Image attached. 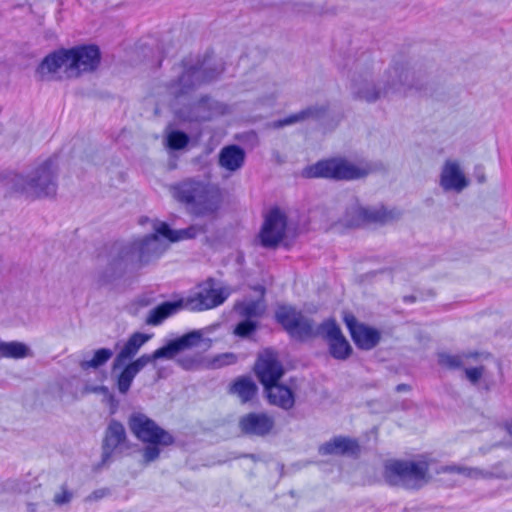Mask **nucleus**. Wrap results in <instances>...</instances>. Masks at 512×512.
Masks as SVG:
<instances>
[{
  "label": "nucleus",
  "instance_id": "11",
  "mask_svg": "<svg viewBox=\"0 0 512 512\" xmlns=\"http://www.w3.org/2000/svg\"><path fill=\"white\" fill-rule=\"evenodd\" d=\"M228 111L226 104L204 96L189 107L176 111V116L186 122H204Z\"/></svg>",
  "mask_w": 512,
  "mask_h": 512
},
{
  "label": "nucleus",
  "instance_id": "38",
  "mask_svg": "<svg viewBox=\"0 0 512 512\" xmlns=\"http://www.w3.org/2000/svg\"><path fill=\"white\" fill-rule=\"evenodd\" d=\"M257 329V322L245 319L237 324V326L234 329V334L245 338L250 336L252 333H254Z\"/></svg>",
  "mask_w": 512,
  "mask_h": 512
},
{
  "label": "nucleus",
  "instance_id": "30",
  "mask_svg": "<svg viewBox=\"0 0 512 512\" xmlns=\"http://www.w3.org/2000/svg\"><path fill=\"white\" fill-rule=\"evenodd\" d=\"M30 355L29 347L18 341L3 342L0 340V356L21 359Z\"/></svg>",
  "mask_w": 512,
  "mask_h": 512
},
{
  "label": "nucleus",
  "instance_id": "26",
  "mask_svg": "<svg viewBox=\"0 0 512 512\" xmlns=\"http://www.w3.org/2000/svg\"><path fill=\"white\" fill-rule=\"evenodd\" d=\"M245 161V151L237 145L225 146L219 154V164L228 171L240 169Z\"/></svg>",
  "mask_w": 512,
  "mask_h": 512
},
{
  "label": "nucleus",
  "instance_id": "25",
  "mask_svg": "<svg viewBox=\"0 0 512 512\" xmlns=\"http://www.w3.org/2000/svg\"><path fill=\"white\" fill-rule=\"evenodd\" d=\"M267 398L270 404L278 406L283 410H290L295 404L294 393L287 386L277 383L265 387Z\"/></svg>",
  "mask_w": 512,
  "mask_h": 512
},
{
  "label": "nucleus",
  "instance_id": "36",
  "mask_svg": "<svg viewBox=\"0 0 512 512\" xmlns=\"http://www.w3.org/2000/svg\"><path fill=\"white\" fill-rule=\"evenodd\" d=\"M201 337L202 334L200 331H192L173 340V342L177 348V351L181 352L183 350L197 346L201 341Z\"/></svg>",
  "mask_w": 512,
  "mask_h": 512
},
{
  "label": "nucleus",
  "instance_id": "22",
  "mask_svg": "<svg viewBox=\"0 0 512 512\" xmlns=\"http://www.w3.org/2000/svg\"><path fill=\"white\" fill-rule=\"evenodd\" d=\"M150 338L151 335L148 334L140 332L133 333L115 357L112 369L116 370L123 366L126 361L132 359Z\"/></svg>",
  "mask_w": 512,
  "mask_h": 512
},
{
  "label": "nucleus",
  "instance_id": "1",
  "mask_svg": "<svg viewBox=\"0 0 512 512\" xmlns=\"http://www.w3.org/2000/svg\"><path fill=\"white\" fill-rule=\"evenodd\" d=\"M155 233L137 238L129 242L115 243L109 253V261L99 281L107 284L121 277L129 268H139L147 264L153 257L163 252L159 236L170 242L195 238L205 233L204 225H191L185 229L173 230L167 223L156 221L153 225Z\"/></svg>",
  "mask_w": 512,
  "mask_h": 512
},
{
  "label": "nucleus",
  "instance_id": "27",
  "mask_svg": "<svg viewBox=\"0 0 512 512\" xmlns=\"http://www.w3.org/2000/svg\"><path fill=\"white\" fill-rule=\"evenodd\" d=\"M181 309H184L181 299L164 302L149 311L145 322L148 325H160L166 318L176 314Z\"/></svg>",
  "mask_w": 512,
  "mask_h": 512
},
{
  "label": "nucleus",
  "instance_id": "49",
  "mask_svg": "<svg viewBox=\"0 0 512 512\" xmlns=\"http://www.w3.org/2000/svg\"><path fill=\"white\" fill-rule=\"evenodd\" d=\"M507 431L512 436V422L507 424Z\"/></svg>",
  "mask_w": 512,
  "mask_h": 512
},
{
  "label": "nucleus",
  "instance_id": "42",
  "mask_svg": "<svg viewBox=\"0 0 512 512\" xmlns=\"http://www.w3.org/2000/svg\"><path fill=\"white\" fill-rule=\"evenodd\" d=\"M445 470L450 472H457L470 478H477L478 475L480 474V472L477 469L468 467L449 466Z\"/></svg>",
  "mask_w": 512,
  "mask_h": 512
},
{
  "label": "nucleus",
  "instance_id": "35",
  "mask_svg": "<svg viewBox=\"0 0 512 512\" xmlns=\"http://www.w3.org/2000/svg\"><path fill=\"white\" fill-rule=\"evenodd\" d=\"M470 356H472V354H449L443 352L438 355V362L443 367L456 370L460 369L464 365L465 359Z\"/></svg>",
  "mask_w": 512,
  "mask_h": 512
},
{
  "label": "nucleus",
  "instance_id": "12",
  "mask_svg": "<svg viewBox=\"0 0 512 512\" xmlns=\"http://www.w3.org/2000/svg\"><path fill=\"white\" fill-rule=\"evenodd\" d=\"M69 59V78L94 71L100 63V51L95 45L77 46L66 49Z\"/></svg>",
  "mask_w": 512,
  "mask_h": 512
},
{
  "label": "nucleus",
  "instance_id": "39",
  "mask_svg": "<svg viewBox=\"0 0 512 512\" xmlns=\"http://www.w3.org/2000/svg\"><path fill=\"white\" fill-rule=\"evenodd\" d=\"M161 444H150L143 449V461L145 464L155 461L160 455V449L158 446Z\"/></svg>",
  "mask_w": 512,
  "mask_h": 512
},
{
  "label": "nucleus",
  "instance_id": "21",
  "mask_svg": "<svg viewBox=\"0 0 512 512\" xmlns=\"http://www.w3.org/2000/svg\"><path fill=\"white\" fill-rule=\"evenodd\" d=\"M125 447V428L120 422L112 420L107 427L105 438L103 441V462H107L115 452L121 451Z\"/></svg>",
  "mask_w": 512,
  "mask_h": 512
},
{
  "label": "nucleus",
  "instance_id": "34",
  "mask_svg": "<svg viewBox=\"0 0 512 512\" xmlns=\"http://www.w3.org/2000/svg\"><path fill=\"white\" fill-rule=\"evenodd\" d=\"M113 356V351L109 348H101L95 351L94 356L91 360H83L80 363V367L83 370L90 368L97 369L104 365Z\"/></svg>",
  "mask_w": 512,
  "mask_h": 512
},
{
  "label": "nucleus",
  "instance_id": "41",
  "mask_svg": "<svg viewBox=\"0 0 512 512\" xmlns=\"http://www.w3.org/2000/svg\"><path fill=\"white\" fill-rule=\"evenodd\" d=\"M179 365H181L186 370H191L196 368L200 364V356L199 355H193V356H181L178 359Z\"/></svg>",
  "mask_w": 512,
  "mask_h": 512
},
{
  "label": "nucleus",
  "instance_id": "4",
  "mask_svg": "<svg viewBox=\"0 0 512 512\" xmlns=\"http://www.w3.org/2000/svg\"><path fill=\"white\" fill-rule=\"evenodd\" d=\"M58 169L55 160L48 158L32 169L27 175L10 174L6 185L27 198L53 197L57 192Z\"/></svg>",
  "mask_w": 512,
  "mask_h": 512
},
{
  "label": "nucleus",
  "instance_id": "48",
  "mask_svg": "<svg viewBox=\"0 0 512 512\" xmlns=\"http://www.w3.org/2000/svg\"><path fill=\"white\" fill-rule=\"evenodd\" d=\"M410 389L409 385L407 384H399L397 387H396V391L397 392H403V391H408Z\"/></svg>",
  "mask_w": 512,
  "mask_h": 512
},
{
  "label": "nucleus",
  "instance_id": "29",
  "mask_svg": "<svg viewBox=\"0 0 512 512\" xmlns=\"http://www.w3.org/2000/svg\"><path fill=\"white\" fill-rule=\"evenodd\" d=\"M230 393L237 395L241 403H247L255 397L257 386L249 377H241L232 384Z\"/></svg>",
  "mask_w": 512,
  "mask_h": 512
},
{
  "label": "nucleus",
  "instance_id": "3",
  "mask_svg": "<svg viewBox=\"0 0 512 512\" xmlns=\"http://www.w3.org/2000/svg\"><path fill=\"white\" fill-rule=\"evenodd\" d=\"M171 193L190 214L197 217L215 216L222 203L221 191L216 185L192 178L173 185Z\"/></svg>",
  "mask_w": 512,
  "mask_h": 512
},
{
  "label": "nucleus",
  "instance_id": "46",
  "mask_svg": "<svg viewBox=\"0 0 512 512\" xmlns=\"http://www.w3.org/2000/svg\"><path fill=\"white\" fill-rule=\"evenodd\" d=\"M476 178L479 183H484L486 181L485 174L483 170L476 172Z\"/></svg>",
  "mask_w": 512,
  "mask_h": 512
},
{
  "label": "nucleus",
  "instance_id": "28",
  "mask_svg": "<svg viewBox=\"0 0 512 512\" xmlns=\"http://www.w3.org/2000/svg\"><path fill=\"white\" fill-rule=\"evenodd\" d=\"M145 358H137L124 367L117 378V389L119 393H128L136 375L145 367Z\"/></svg>",
  "mask_w": 512,
  "mask_h": 512
},
{
  "label": "nucleus",
  "instance_id": "9",
  "mask_svg": "<svg viewBox=\"0 0 512 512\" xmlns=\"http://www.w3.org/2000/svg\"><path fill=\"white\" fill-rule=\"evenodd\" d=\"M275 318L293 338L302 340L314 337L316 329L312 321L292 306H279L275 312Z\"/></svg>",
  "mask_w": 512,
  "mask_h": 512
},
{
  "label": "nucleus",
  "instance_id": "5",
  "mask_svg": "<svg viewBox=\"0 0 512 512\" xmlns=\"http://www.w3.org/2000/svg\"><path fill=\"white\" fill-rule=\"evenodd\" d=\"M373 171V165L365 161L353 163L343 158H332L306 168L304 175L308 178L355 180L364 178Z\"/></svg>",
  "mask_w": 512,
  "mask_h": 512
},
{
  "label": "nucleus",
  "instance_id": "40",
  "mask_svg": "<svg viewBox=\"0 0 512 512\" xmlns=\"http://www.w3.org/2000/svg\"><path fill=\"white\" fill-rule=\"evenodd\" d=\"M73 498V493L67 488L66 485L61 486V491L56 493L53 497V502L57 506L68 504Z\"/></svg>",
  "mask_w": 512,
  "mask_h": 512
},
{
  "label": "nucleus",
  "instance_id": "45",
  "mask_svg": "<svg viewBox=\"0 0 512 512\" xmlns=\"http://www.w3.org/2000/svg\"><path fill=\"white\" fill-rule=\"evenodd\" d=\"M107 494H108V490L107 489H104V488L103 489H98V490H95L94 492H92L89 496H87L85 500L87 502L96 501V500L102 499Z\"/></svg>",
  "mask_w": 512,
  "mask_h": 512
},
{
  "label": "nucleus",
  "instance_id": "17",
  "mask_svg": "<svg viewBox=\"0 0 512 512\" xmlns=\"http://www.w3.org/2000/svg\"><path fill=\"white\" fill-rule=\"evenodd\" d=\"M255 373L264 387L277 383L282 377L284 370L276 355L266 350L260 354L256 364Z\"/></svg>",
  "mask_w": 512,
  "mask_h": 512
},
{
  "label": "nucleus",
  "instance_id": "24",
  "mask_svg": "<svg viewBox=\"0 0 512 512\" xmlns=\"http://www.w3.org/2000/svg\"><path fill=\"white\" fill-rule=\"evenodd\" d=\"M358 452V442L343 436L334 437L319 448L321 455H356Z\"/></svg>",
  "mask_w": 512,
  "mask_h": 512
},
{
  "label": "nucleus",
  "instance_id": "20",
  "mask_svg": "<svg viewBox=\"0 0 512 512\" xmlns=\"http://www.w3.org/2000/svg\"><path fill=\"white\" fill-rule=\"evenodd\" d=\"M274 419L266 413H248L239 420V428L242 433L251 436H265L274 427Z\"/></svg>",
  "mask_w": 512,
  "mask_h": 512
},
{
  "label": "nucleus",
  "instance_id": "44",
  "mask_svg": "<svg viewBox=\"0 0 512 512\" xmlns=\"http://www.w3.org/2000/svg\"><path fill=\"white\" fill-rule=\"evenodd\" d=\"M465 374H466L467 379L471 383L475 384L479 381V379L483 375V367H474V368L465 369Z\"/></svg>",
  "mask_w": 512,
  "mask_h": 512
},
{
  "label": "nucleus",
  "instance_id": "10",
  "mask_svg": "<svg viewBox=\"0 0 512 512\" xmlns=\"http://www.w3.org/2000/svg\"><path fill=\"white\" fill-rule=\"evenodd\" d=\"M230 295L228 288H213L212 281L199 286L198 291L181 299L184 309L204 311L221 305Z\"/></svg>",
  "mask_w": 512,
  "mask_h": 512
},
{
  "label": "nucleus",
  "instance_id": "16",
  "mask_svg": "<svg viewBox=\"0 0 512 512\" xmlns=\"http://www.w3.org/2000/svg\"><path fill=\"white\" fill-rule=\"evenodd\" d=\"M63 72L69 78V59L66 49H60L47 55L39 64L36 75L40 80L58 79Z\"/></svg>",
  "mask_w": 512,
  "mask_h": 512
},
{
  "label": "nucleus",
  "instance_id": "6",
  "mask_svg": "<svg viewBox=\"0 0 512 512\" xmlns=\"http://www.w3.org/2000/svg\"><path fill=\"white\" fill-rule=\"evenodd\" d=\"M179 69L177 79L168 85L169 93L175 98L189 94L201 85L213 81L222 72V70L208 67L205 61L195 64L184 61Z\"/></svg>",
  "mask_w": 512,
  "mask_h": 512
},
{
  "label": "nucleus",
  "instance_id": "32",
  "mask_svg": "<svg viewBox=\"0 0 512 512\" xmlns=\"http://www.w3.org/2000/svg\"><path fill=\"white\" fill-rule=\"evenodd\" d=\"M236 311L244 318L252 320L254 317H260L265 310L261 301H248L235 305Z\"/></svg>",
  "mask_w": 512,
  "mask_h": 512
},
{
  "label": "nucleus",
  "instance_id": "13",
  "mask_svg": "<svg viewBox=\"0 0 512 512\" xmlns=\"http://www.w3.org/2000/svg\"><path fill=\"white\" fill-rule=\"evenodd\" d=\"M399 213L395 210L380 208H364L354 203L347 209L344 224L349 227H358L366 223H387L396 219Z\"/></svg>",
  "mask_w": 512,
  "mask_h": 512
},
{
  "label": "nucleus",
  "instance_id": "23",
  "mask_svg": "<svg viewBox=\"0 0 512 512\" xmlns=\"http://www.w3.org/2000/svg\"><path fill=\"white\" fill-rule=\"evenodd\" d=\"M327 110L328 107L326 105H312L283 119L273 121L271 123V127L274 129H280L309 119L317 120L322 118Z\"/></svg>",
  "mask_w": 512,
  "mask_h": 512
},
{
  "label": "nucleus",
  "instance_id": "37",
  "mask_svg": "<svg viewBox=\"0 0 512 512\" xmlns=\"http://www.w3.org/2000/svg\"><path fill=\"white\" fill-rule=\"evenodd\" d=\"M189 142V137L182 131H171L167 135V145L173 150H180L186 147Z\"/></svg>",
  "mask_w": 512,
  "mask_h": 512
},
{
  "label": "nucleus",
  "instance_id": "19",
  "mask_svg": "<svg viewBox=\"0 0 512 512\" xmlns=\"http://www.w3.org/2000/svg\"><path fill=\"white\" fill-rule=\"evenodd\" d=\"M344 321L357 347L370 350L378 344L380 340L378 330L364 324H359L353 315H346Z\"/></svg>",
  "mask_w": 512,
  "mask_h": 512
},
{
  "label": "nucleus",
  "instance_id": "33",
  "mask_svg": "<svg viewBox=\"0 0 512 512\" xmlns=\"http://www.w3.org/2000/svg\"><path fill=\"white\" fill-rule=\"evenodd\" d=\"M179 352L177 351V348L173 341H170L167 345L155 350L152 354H143L140 356V358H145V367L158 359H172L174 358Z\"/></svg>",
  "mask_w": 512,
  "mask_h": 512
},
{
  "label": "nucleus",
  "instance_id": "31",
  "mask_svg": "<svg viewBox=\"0 0 512 512\" xmlns=\"http://www.w3.org/2000/svg\"><path fill=\"white\" fill-rule=\"evenodd\" d=\"M5 486L11 492L27 494L32 488L39 487L40 484L37 483L36 477H31V474L28 473L25 476L7 480Z\"/></svg>",
  "mask_w": 512,
  "mask_h": 512
},
{
  "label": "nucleus",
  "instance_id": "7",
  "mask_svg": "<svg viewBox=\"0 0 512 512\" xmlns=\"http://www.w3.org/2000/svg\"><path fill=\"white\" fill-rule=\"evenodd\" d=\"M427 472L425 462L391 461L385 465L384 478L390 485L417 488L426 482Z\"/></svg>",
  "mask_w": 512,
  "mask_h": 512
},
{
  "label": "nucleus",
  "instance_id": "2",
  "mask_svg": "<svg viewBox=\"0 0 512 512\" xmlns=\"http://www.w3.org/2000/svg\"><path fill=\"white\" fill-rule=\"evenodd\" d=\"M412 88H421L415 71L399 63L390 66L381 80L375 78L373 67L363 68L357 64L349 85L352 98L368 104L396 95H406Z\"/></svg>",
  "mask_w": 512,
  "mask_h": 512
},
{
  "label": "nucleus",
  "instance_id": "43",
  "mask_svg": "<svg viewBox=\"0 0 512 512\" xmlns=\"http://www.w3.org/2000/svg\"><path fill=\"white\" fill-rule=\"evenodd\" d=\"M237 357L232 353L222 354L214 359L213 365L214 367H222L225 365H230L235 363Z\"/></svg>",
  "mask_w": 512,
  "mask_h": 512
},
{
  "label": "nucleus",
  "instance_id": "18",
  "mask_svg": "<svg viewBox=\"0 0 512 512\" xmlns=\"http://www.w3.org/2000/svg\"><path fill=\"white\" fill-rule=\"evenodd\" d=\"M439 184L446 192L454 191L459 193L469 185V181L461 169L459 162L448 159L442 167Z\"/></svg>",
  "mask_w": 512,
  "mask_h": 512
},
{
  "label": "nucleus",
  "instance_id": "14",
  "mask_svg": "<svg viewBox=\"0 0 512 512\" xmlns=\"http://www.w3.org/2000/svg\"><path fill=\"white\" fill-rule=\"evenodd\" d=\"M314 336H321L327 340L329 352L337 360H346L352 353L351 345L334 320H327L320 324L316 328Z\"/></svg>",
  "mask_w": 512,
  "mask_h": 512
},
{
  "label": "nucleus",
  "instance_id": "15",
  "mask_svg": "<svg viewBox=\"0 0 512 512\" xmlns=\"http://www.w3.org/2000/svg\"><path fill=\"white\" fill-rule=\"evenodd\" d=\"M287 227V218L279 209L274 208L265 216V220L260 231V241L266 248H274L285 237Z\"/></svg>",
  "mask_w": 512,
  "mask_h": 512
},
{
  "label": "nucleus",
  "instance_id": "47",
  "mask_svg": "<svg viewBox=\"0 0 512 512\" xmlns=\"http://www.w3.org/2000/svg\"><path fill=\"white\" fill-rule=\"evenodd\" d=\"M26 508L28 512H36L37 511V504L33 502H29L26 504Z\"/></svg>",
  "mask_w": 512,
  "mask_h": 512
},
{
  "label": "nucleus",
  "instance_id": "8",
  "mask_svg": "<svg viewBox=\"0 0 512 512\" xmlns=\"http://www.w3.org/2000/svg\"><path fill=\"white\" fill-rule=\"evenodd\" d=\"M131 432L142 442L169 446L174 443V437L156 424L154 420L143 413H134L129 418Z\"/></svg>",
  "mask_w": 512,
  "mask_h": 512
}]
</instances>
